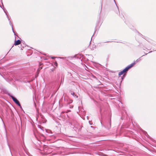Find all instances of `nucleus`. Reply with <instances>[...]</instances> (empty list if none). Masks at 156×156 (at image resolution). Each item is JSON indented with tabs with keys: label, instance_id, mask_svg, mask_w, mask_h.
Wrapping results in <instances>:
<instances>
[{
	"label": "nucleus",
	"instance_id": "f257e3e1",
	"mask_svg": "<svg viewBox=\"0 0 156 156\" xmlns=\"http://www.w3.org/2000/svg\"><path fill=\"white\" fill-rule=\"evenodd\" d=\"M135 64V63H132L130 65L128 66L125 69H124L122 71L119 72V75L120 76L121 75H123L124 73L126 72L129 69L133 67L134 65Z\"/></svg>",
	"mask_w": 156,
	"mask_h": 156
},
{
	"label": "nucleus",
	"instance_id": "f03ea898",
	"mask_svg": "<svg viewBox=\"0 0 156 156\" xmlns=\"http://www.w3.org/2000/svg\"><path fill=\"white\" fill-rule=\"evenodd\" d=\"M11 98L12 99L13 101L17 105L19 106H20V104L19 101L15 97L13 96H11Z\"/></svg>",
	"mask_w": 156,
	"mask_h": 156
},
{
	"label": "nucleus",
	"instance_id": "7ed1b4c3",
	"mask_svg": "<svg viewBox=\"0 0 156 156\" xmlns=\"http://www.w3.org/2000/svg\"><path fill=\"white\" fill-rule=\"evenodd\" d=\"M21 43V41L19 40L17 41H15L14 45L15 46L19 45Z\"/></svg>",
	"mask_w": 156,
	"mask_h": 156
},
{
	"label": "nucleus",
	"instance_id": "20e7f679",
	"mask_svg": "<svg viewBox=\"0 0 156 156\" xmlns=\"http://www.w3.org/2000/svg\"><path fill=\"white\" fill-rule=\"evenodd\" d=\"M43 65V64L42 63H39V68H38V69H37V73H39V71H40V70L42 69V68H43V66H41L42 65Z\"/></svg>",
	"mask_w": 156,
	"mask_h": 156
},
{
	"label": "nucleus",
	"instance_id": "39448f33",
	"mask_svg": "<svg viewBox=\"0 0 156 156\" xmlns=\"http://www.w3.org/2000/svg\"><path fill=\"white\" fill-rule=\"evenodd\" d=\"M71 94L73 96H74V94H75V93L74 92H72V91H71Z\"/></svg>",
	"mask_w": 156,
	"mask_h": 156
},
{
	"label": "nucleus",
	"instance_id": "423d86ee",
	"mask_svg": "<svg viewBox=\"0 0 156 156\" xmlns=\"http://www.w3.org/2000/svg\"><path fill=\"white\" fill-rule=\"evenodd\" d=\"M55 65L56 66H57V65H58V64H57V62H56L55 63Z\"/></svg>",
	"mask_w": 156,
	"mask_h": 156
},
{
	"label": "nucleus",
	"instance_id": "0eeeda50",
	"mask_svg": "<svg viewBox=\"0 0 156 156\" xmlns=\"http://www.w3.org/2000/svg\"><path fill=\"white\" fill-rule=\"evenodd\" d=\"M73 96L75 97H76V98H78V96L74 94V96Z\"/></svg>",
	"mask_w": 156,
	"mask_h": 156
},
{
	"label": "nucleus",
	"instance_id": "6e6552de",
	"mask_svg": "<svg viewBox=\"0 0 156 156\" xmlns=\"http://www.w3.org/2000/svg\"><path fill=\"white\" fill-rule=\"evenodd\" d=\"M52 58H54V57H53V58L52 57Z\"/></svg>",
	"mask_w": 156,
	"mask_h": 156
},
{
	"label": "nucleus",
	"instance_id": "1a4fd4ad",
	"mask_svg": "<svg viewBox=\"0 0 156 156\" xmlns=\"http://www.w3.org/2000/svg\"><path fill=\"white\" fill-rule=\"evenodd\" d=\"M52 58H54V57H53V58L52 57Z\"/></svg>",
	"mask_w": 156,
	"mask_h": 156
}]
</instances>
